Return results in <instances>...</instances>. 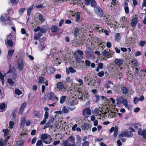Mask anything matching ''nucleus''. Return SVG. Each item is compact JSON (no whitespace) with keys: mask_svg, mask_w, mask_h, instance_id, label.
<instances>
[{"mask_svg":"<svg viewBox=\"0 0 146 146\" xmlns=\"http://www.w3.org/2000/svg\"><path fill=\"white\" fill-rule=\"evenodd\" d=\"M38 18L39 20L42 22H43L44 21V19L43 18V16L41 14H40L38 15Z\"/></svg>","mask_w":146,"mask_h":146,"instance_id":"09e8293b","label":"nucleus"},{"mask_svg":"<svg viewBox=\"0 0 146 146\" xmlns=\"http://www.w3.org/2000/svg\"><path fill=\"white\" fill-rule=\"evenodd\" d=\"M91 126L89 124L84 123H83L81 126V128L83 130H88L90 128H91Z\"/></svg>","mask_w":146,"mask_h":146,"instance_id":"1a4fd4ad","label":"nucleus"},{"mask_svg":"<svg viewBox=\"0 0 146 146\" xmlns=\"http://www.w3.org/2000/svg\"><path fill=\"white\" fill-rule=\"evenodd\" d=\"M62 111L64 113H66L68 111V110L66 108V107L64 106L63 107Z\"/></svg>","mask_w":146,"mask_h":146,"instance_id":"603ef678","label":"nucleus"},{"mask_svg":"<svg viewBox=\"0 0 146 146\" xmlns=\"http://www.w3.org/2000/svg\"><path fill=\"white\" fill-rule=\"evenodd\" d=\"M68 142H70L75 145V137H74L71 136L69 137L66 140Z\"/></svg>","mask_w":146,"mask_h":146,"instance_id":"a211bd4d","label":"nucleus"},{"mask_svg":"<svg viewBox=\"0 0 146 146\" xmlns=\"http://www.w3.org/2000/svg\"><path fill=\"white\" fill-rule=\"evenodd\" d=\"M82 146H89V143L88 141H85L82 143Z\"/></svg>","mask_w":146,"mask_h":146,"instance_id":"680f3d73","label":"nucleus"},{"mask_svg":"<svg viewBox=\"0 0 146 146\" xmlns=\"http://www.w3.org/2000/svg\"><path fill=\"white\" fill-rule=\"evenodd\" d=\"M50 29L51 32L53 33H56L60 29L59 28H58L57 27L54 25L51 27Z\"/></svg>","mask_w":146,"mask_h":146,"instance_id":"2eb2a0df","label":"nucleus"},{"mask_svg":"<svg viewBox=\"0 0 146 146\" xmlns=\"http://www.w3.org/2000/svg\"><path fill=\"white\" fill-rule=\"evenodd\" d=\"M26 9L25 8H21L19 10V13L20 14H22L23 13L24 11Z\"/></svg>","mask_w":146,"mask_h":146,"instance_id":"4d7b16f0","label":"nucleus"},{"mask_svg":"<svg viewBox=\"0 0 146 146\" xmlns=\"http://www.w3.org/2000/svg\"><path fill=\"white\" fill-rule=\"evenodd\" d=\"M15 93L16 94L19 95L21 94L22 92L19 90L18 89H17L15 90Z\"/></svg>","mask_w":146,"mask_h":146,"instance_id":"13d9d810","label":"nucleus"},{"mask_svg":"<svg viewBox=\"0 0 146 146\" xmlns=\"http://www.w3.org/2000/svg\"><path fill=\"white\" fill-rule=\"evenodd\" d=\"M4 74V75H3V74H0V80L2 81V84L3 85L4 84V77L6 76V74Z\"/></svg>","mask_w":146,"mask_h":146,"instance_id":"b1692460","label":"nucleus"},{"mask_svg":"<svg viewBox=\"0 0 146 146\" xmlns=\"http://www.w3.org/2000/svg\"><path fill=\"white\" fill-rule=\"evenodd\" d=\"M121 22L122 23V25H123L124 23L127 22V19L125 17H123L120 20Z\"/></svg>","mask_w":146,"mask_h":146,"instance_id":"c756f323","label":"nucleus"},{"mask_svg":"<svg viewBox=\"0 0 146 146\" xmlns=\"http://www.w3.org/2000/svg\"><path fill=\"white\" fill-rule=\"evenodd\" d=\"M45 39V38L44 37L40 38L39 40L40 43H44V42Z\"/></svg>","mask_w":146,"mask_h":146,"instance_id":"e2e57ef3","label":"nucleus"},{"mask_svg":"<svg viewBox=\"0 0 146 146\" xmlns=\"http://www.w3.org/2000/svg\"><path fill=\"white\" fill-rule=\"evenodd\" d=\"M91 6L95 8L97 6V3L95 0H91L90 2Z\"/></svg>","mask_w":146,"mask_h":146,"instance_id":"473e14b6","label":"nucleus"},{"mask_svg":"<svg viewBox=\"0 0 146 146\" xmlns=\"http://www.w3.org/2000/svg\"><path fill=\"white\" fill-rule=\"evenodd\" d=\"M114 62L115 65L118 67H120L123 63L122 60L119 58H115Z\"/></svg>","mask_w":146,"mask_h":146,"instance_id":"6e6552de","label":"nucleus"},{"mask_svg":"<svg viewBox=\"0 0 146 146\" xmlns=\"http://www.w3.org/2000/svg\"><path fill=\"white\" fill-rule=\"evenodd\" d=\"M94 30L96 32L99 33H102L103 32V29L100 26L98 25L96 27L95 26L94 28Z\"/></svg>","mask_w":146,"mask_h":146,"instance_id":"f8f14e48","label":"nucleus"},{"mask_svg":"<svg viewBox=\"0 0 146 146\" xmlns=\"http://www.w3.org/2000/svg\"><path fill=\"white\" fill-rule=\"evenodd\" d=\"M122 93L125 94H127L129 92V90L127 88L125 87H122L121 88Z\"/></svg>","mask_w":146,"mask_h":146,"instance_id":"412c9836","label":"nucleus"},{"mask_svg":"<svg viewBox=\"0 0 146 146\" xmlns=\"http://www.w3.org/2000/svg\"><path fill=\"white\" fill-rule=\"evenodd\" d=\"M56 49L54 48H52L50 51V54H48L47 57L49 58L50 56L51 55L52 56H54V55H55L56 54Z\"/></svg>","mask_w":146,"mask_h":146,"instance_id":"f3484780","label":"nucleus"},{"mask_svg":"<svg viewBox=\"0 0 146 146\" xmlns=\"http://www.w3.org/2000/svg\"><path fill=\"white\" fill-rule=\"evenodd\" d=\"M17 65L18 69L20 70H22L24 67V63L22 58H18L17 61Z\"/></svg>","mask_w":146,"mask_h":146,"instance_id":"423d86ee","label":"nucleus"},{"mask_svg":"<svg viewBox=\"0 0 146 146\" xmlns=\"http://www.w3.org/2000/svg\"><path fill=\"white\" fill-rule=\"evenodd\" d=\"M133 134L132 132L130 131H127V137H131L133 136Z\"/></svg>","mask_w":146,"mask_h":146,"instance_id":"8fccbe9b","label":"nucleus"},{"mask_svg":"<svg viewBox=\"0 0 146 146\" xmlns=\"http://www.w3.org/2000/svg\"><path fill=\"white\" fill-rule=\"evenodd\" d=\"M33 8V5H32L28 9L27 11V14L29 16L30 14L31 11H32Z\"/></svg>","mask_w":146,"mask_h":146,"instance_id":"72a5a7b5","label":"nucleus"},{"mask_svg":"<svg viewBox=\"0 0 146 146\" xmlns=\"http://www.w3.org/2000/svg\"><path fill=\"white\" fill-rule=\"evenodd\" d=\"M83 52L81 50H77L74 53V56L76 61L78 63L81 62V59L83 58Z\"/></svg>","mask_w":146,"mask_h":146,"instance_id":"f257e3e1","label":"nucleus"},{"mask_svg":"<svg viewBox=\"0 0 146 146\" xmlns=\"http://www.w3.org/2000/svg\"><path fill=\"white\" fill-rule=\"evenodd\" d=\"M50 96V99L51 100H56L58 101V98L56 97L55 95L54 94L53 92H50L49 93Z\"/></svg>","mask_w":146,"mask_h":146,"instance_id":"4468645a","label":"nucleus"},{"mask_svg":"<svg viewBox=\"0 0 146 146\" xmlns=\"http://www.w3.org/2000/svg\"><path fill=\"white\" fill-rule=\"evenodd\" d=\"M12 38V34L11 33L7 36V38H6L5 39H6V40H13Z\"/></svg>","mask_w":146,"mask_h":146,"instance_id":"864d4df0","label":"nucleus"},{"mask_svg":"<svg viewBox=\"0 0 146 146\" xmlns=\"http://www.w3.org/2000/svg\"><path fill=\"white\" fill-rule=\"evenodd\" d=\"M9 138V137L8 136L5 138L4 141H3L2 139H1L0 140V146H6Z\"/></svg>","mask_w":146,"mask_h":146,"instance_id":"9b49d317","label":"nucleus"},{"mask_svg":"<svg viewBox=\"0 0 146 146\" xmlns=\"http://www.w3.org/2000/svg\"><path fill=\"white\" fill-rule=\"evenodd\" d=\"M66 71L67 73H70V72L71 73H74L76 72V70L72 67H70L69 68H66Z\"/></svg>","mask_w":146,"mask_h":146,"instance_id":"6ab92c4d","label":"nucleus"},{"mask_svg":"<svg viewBox=\"0 0 146 146\" xmlns=\"http://www.w3.org/2000/svg\"><path fill=\"white\" fill-rule=\"evenodd\" d=\"M91 114V111L89 108H86L82 111V115L85 118H87Z\"/></svg>","mask_w":146,"mask_h":146,"instance_id":"20e7f679","label":"nucleus"},{"mask_svg":"<svg viewBox=\"0 0 146 146\" xmlns=\"http://www.w3.org/2000/svg\"><path fill=\"white\" fill-rule=\"evenodd\" d=\"M66 80V82L69 83H71L72 81V80L69 77H67Z\"/></svg>","mask_w":146,"mask_h":146,"instance_id":"0e129e2a","label":"nucleus"},{"mask_svg":"<svg viewBox=\"0 0 146 146\" xmlns=\"http://www.w3.org/2000/svg\"><path fill=\"white\" fill-rule=\"evenodd\" d=\"M120 34L119 33H117L115 35V40L117 42H119L120 40Z\"/></svg>","mask_w":146,"mask_h":146,"instance_id":"e433bc0d","label":"nucleus"},{"mask_svg":"<svg viewBox=\"0 0 146 146\" xmlns=\"http://www.w3.org/2000/svg\"><path fill=\"white\" fill-rule=\"evenodd\" d=\"M102 54L103 56L106 57L110 55L109 52L106 50H104Z\"/></svg>","mask_w":146,"mask_h":146,"instance_id":"ea45409f","label":"nucleus"},{"mask_svg":"<svg viewBox=\"0 0 146 146\" xmlns=\"http://www.w3.org/2000/svg\"><path fill=\"white\" fill-rule=\"evenodd\" d=\"M76 80L80 84V85H82V84H83V81L82 80L77 79H76Z\"/></svg>","mask_w":146,"mask_h":146,"instance_id":"338daca9","label":"nucleus"},{"mask_svg":"<svg viewBox=\"0 0 146 146\" xmlns=\"http://www.w3.org/2000/svg\"><path fill=\"white\" fill-rule=\"evenodd\" d=\"M57 88L62 90L64 88V85L62 82H59L56 84Z\"/></svg>","mask_w":146,"mask_h":146,"instance_id":"4be33fe9","label":"nucleus"},{"mask_svg":"<svg viewBox=\"0 0 146 146\" xmlns=\"http://www.w3.org/2000/svg\"><path fill=\"white\" fill-rule=\"evenodd\" d=\"M84 78L85 81L86 82V83L89 85L90 83L88 82H90L91 81V78H90L88 77V76L85 77Z\"/></svg>","mask_w":146,"mask_h":146,"instance_id":"4c0bfd02","label":"nucleus"},{"mask_svg":"<svg viewBox=\"0 0 146 146\" xmlns=\"http://www.w3.org/2000/svg\"><path fill=\"white\" fill-rule=\"evenodd\" d=\"M138 62L135 59H134L131 62V64L134 66L135 67H137L138 65Z\"/></svg>","mask_w":146,"mask_h":146,"instance_id":"a878e982","label":"nucleus"},{"mask_svg":"<svg viewBox=\"0 0 146 146\" xmlns=\"http://www.w3.org/2000/svg\"><path fill=\"white\" fill-rule=\"evenodd\" d=\"M8 83L11 85V86H13L14 82L11 79H8L7 80Z\"/></svg>","mask_w":146,"mask_h":146,"instance_id":"49530a36","label":"nucleus"},{"mask_svg":"<svg viewBox=\"0 0 146 146\" xmlns=\"http://www.w3.org/2000/svg\"><path fill=\"white\" fill-rule=\"evenodd\" d=\"M14 124V123L13 121H10L9 123V126L10 129H12L13 128Z\"/></svg>","mask_w":146,"mask_h":146,"instance_id":"052dcab7","label":"nucleus"},{"mask_svg":"<svg viewBox=\"0 0 146 146\" xmlns=\"http://www.w3.org/2000/svg\"><path fill=\"white\" fill-rule=\"evenodd\" d=\"M146 43V42L145 41L141 40L139 42V44L141 47H143Z\"/></svg>","mask_w":146,"mask_h":146,"instance_id":"c03bdc74","label":"nucleus"},{"mask_svg":"<svg viewBox=\"0 0 146 146\" xmlns=\"http://www.w3.org/2000/svg\"><path fill=\"white\" fill-rule=\"evenodd\" d=\"M27 105L26 103L25 102L24 103H23L21 105L20 108L21 109H23L24 110V109L25 108L26 105Z\"/></svg>","mask_w":146,"mask_h":146,"instance_id":"5fc2aeb1","label":"nucleus"},{"mask_svg":"<svg viewBox=\"0 0 146 146\" xmlns=\"http://www.w3.org/2000/svg\"><path fill=\"white\" fill-rule=\"evenodd\" d=\"M138 133L139 135H142L144 139H146V131L145 129L142 131L141 129H139L138 131Z\"/></svg>","mask_w":146,"mask_h":146,"instance_id":"0eeeda50","label":"nucleus"},{"mask_svg":"<svg viewBox=\"0 0 146 146\" xmlns=\"http://www.w3.org/2000/svg\"><path fill=\"white\" fill-rule=\"evenodd\" d=\"M45 47V46H44V43H40L39 48L41 50H43Z\"/></svg>","mask_w":146,"mask_h":146,"instance_id":"bf43d9fd","label":"nucleus"},{"mask_svg":"<svg viewBox=\"0 0 146 146\" xmlns=\"http://www.w3.org/2000/svg\"><path fill=\"white\" fill-rule=\"evenodd\" d=\"M94 11L95 14L98 17L100 18L103 17L104 15V12L100 7L97 6L94 8Z\"/></svg>","mask_w":146,"mask_h":146,"instance_id":"f03ea898","label":"nucleus"},{"mask_svg":"<svg viewBox=\"0 0 146 146\" xmlns=\"http://www.w3.org/2000/svg\"><path fill=\"white\" fill-rule=\"evenodd\" d=\"M34 114L35 117L38 118H40L41 116L40 112L39 111H36L35 110L34 111Z\"/></svg>","mask_w":146,"mask_h":146,"instance_id":"bb28decb","label":"nucleus"},{"mask_svg":"<svg viewBox=\"0 0 146 146\" xmlns=\"http://www.w3.org/2000/svg\"><path fill=\"white\" fill-rule=\"evenodd\" d=\"M54 68L50 66L47 68L45 67L44 68L43 73H54L55 71Z\"/></svg>","mask_w":146,"mask_h":146,"instance_id":"39448f33","label":"nucleus"},{"mask_svg":"<svg viewBox=\"0 0 146 146\" xmlns=\"http://www.w3.org/2000/svg\"><path fill=\"white\" fill-rule=\"evenodd\" d=\"M5 21L7 22V23H4L3 24L6 26L7 25H11L12 23H11V20L9 17L7 18V20H6L5 17H4L3 15H2L0 17V22L2 23L4 22Z\"/></svg>","mask_w":146,"mask_h":146,"instance_id":"7ed1b4c3","label":"nucleus"},{"mask_svg":"<svg viewBox=\"0 0 146 146\" xmlns=\"http://www.w3.org/2000/svg\"><path fill=\"white\" fill-rule=\"evenodd\" d=\"M103 67V64L101 62L99 63L98 64V66L96 68V71L98 72L99 71V69H102Z\"/></svg>","mask_w":146,"mask_h":146,"instance_id":"7c9ffc66","label":"nucleus"},{"mask_svg":"<svg viewBox=\"0 0 146 146\" xmlns=\"http://www.w3.org/2000/svg\"><path fill=\"white\" fill-rule=\"evenodd\" d=\"M14 49L9 50L7 56V58L8 59H10L12 57L14 53Z\"/></svg>","mask_w":146,"mask_h":146,"instance_id":"aec40b11","label":"nucleus"},{"mask_svg":"<svg viewBox=\"0 0 146 146\" xmlns=\"http://www.w3.org/2000/svg\"><path fill=\"white\" fill-rule=\"evenodd\" d=\"M122 103H123V104L124 105V106H127V100L123 98L122 99Z\"/></svg>","mask_w":146,"mask_h":146,"instance_id":"3c124183","label":"nucleus"},{"mask_svg":"<svg viewBox=\"0 0 146 146\" xmlns=\"http://www.w3.org/2000/svg\"><path fill=\"white\" fill-rule=\"evenodd\" d=\"M138 22L137 17H134L131 20V25L132 27H134L136 25Z\"/></svg>","mask_w":146,"mask_h":146,"instance_id":"9d476101","label":"nucleus"},{"mask_svg":"<svg viewBox=\"0 0 146 146\" xmlns=\"http://www.w3.org/2000/svg\"><path fill=\"white\" fill-rule=\"evenodd\" d=\"M104 19L105 21V23L108 25H111V21L106 16H104Z\"/></svg>","mask_w":146,"mask_h":146,"instance_id":"5701e85b","label":"nucleus"},{"mask_svg":"<svg viewBox=\"0 0 146 146\" xmlns=\"http://www.w3.org/2000/svg\"><path fill=\"white\" fill-rule=\"evenodd\" d=\"M127 130H125L124 131H122L121 133L119 135V137H127Z\"/></svg>","mask_w":146,"mask_h":146,"instance_id":"2f4dec72","label":"nucleus"},{"mask_svg":"<svg viewBox=\"0 0 146 146\" xmlns=\"http://www.w3.org/2000/svg\"><path fill=\"white\" fill-rule=\"evenodd\" d=\"M11 4L14 5H17L19 2V0H10Z\"/></svg>","mask_w":146,"mask_h":146,"instance_id":"37998d69","label":"nucleus"},{"mask_svg":"<svg viewBox=\"0 0 146 146\" xmlns=\"http://www.w3.org/2000/svg\"><path fill=\"white\" fill-rule=\"evenodd\" d=\"M66 96H62L60 98V104H63L65 101L66 98Z\"/></svg>","mask_w":146,"mask_h":146,"instance_id":"a19ab883","label":"nucleus"},{"mask_svg":"<svg viewBox=\"0 0 146 146\" xmlns=\"http://www.w3.org/2000/svg\"><path fill=\"white\" fill-rule=\"evenodd\" d=\"M26 121V118L25 117H23L21 121V123L20 125V127L22 128H23L25 125Z\"/></svg>","mask_w":146,"mask_h":146,"instance_id":"cd10ccee","label":"nucleus"},{"mask_svg":"<svg viewBox=\"0 0 146 146\" xmlns=\"http://www.w3.org/2000/svg\"><path fill=\"white\" fill-rule=\"evenodd\" d=\"M24 143V141L23 140H21L19 141L17 146H23Z\"/></svg>","mask_w":146,"mask_h":146,"instance_id":"6e6d98bb","label":"nucleus"},{"mask_svg":"<svg viewBox=\"0 0 146 146\" xmlns=\"http://www.w3.org/2000/svg\"><path fill=\"white\" fill-rule=\"evenodd\" d=\"M48 136L50 137V135L47 134H42L41 135L40 139L42 140H45L47 139Z\"/></svg>","mask_w":146,"mask_h":146,"instance_id":"f704fd0d","label":"nucleus"},{"mask_svg":"<svg viewBox=\"0 0 146 146\" xmlns=\"http://www.w3.org/2000/svg\"><path fill=\"white\" fill-rule=\"evenodd\" d=\"M5 43L6 46L8 45L9 47H12L13 46V41L10 40H5Z\"/></svg>","mask_w":146,"mask_h":146,"instance_id":"dca6fc26","label":"nucleus"},{"mask_svg":"<svg viewBox=\"0 0 146 146\" xmlns=\"http://www.w3.org/2000/svg\"><path fill=\"white\" fill-rule=\"evenodd\" d=\"M79 29L78 27H76L74 31V35L75 38H76L78 35H79Z\"/></svg>","mask_w":146,"mask_h":146,"instance_id":"393cba45","label":"nucleus"},{"mask_svg":"<svg viewBox=\"0 0 146 146\" xmlns=\"http://www.w3.org/2000/svg\"><path fill=\"white\" fill-rule=\"evenodd\" d=\"M5 110V104L2 103L0 104V112H2Z\"/></svg>","mask_w":146,"mask_h":146,"instance_id":"c85d7f7f","label":"nucleus"},{"mask_svg":"<svg viewBox=\"0 0 146 146\" xmlns=\"http://www.w3.org/2000/svg\"><path fill=\"white\" fill-rule=\"evenodd\" d=\"M44 78L42 76H40L39 78L38 83L40 84L42 83L44 81Z\"/></svg>","mask_w":146,"mask_h":146,"instance_id":"de8ad7c7","label":"nucleus"},{"mask_svg":"<svg viewBox=\"0 0 146 146\" xmlns=\"http://www.w3.org/2000/svg\"><path fill=\"white\" fill-rule=\"evenodd\" d=\"M78 12H77V13H76V16H75V21L76 22H78L80 19V15L79 13H78Z\"/></svg>","mask_w":146,"mask_h":146,"instance_id":"58836bf2","label":"nucleus"},{"mask_svg":"<svg viewBox=\"0 0 146 146\" xmlns=\"http://www.w3.org/2000/svg\"><path fill=\"white\" fill-rule=\"evenodd\" d=\"M81 143V139L80 137L79 136H77V142L76 145L78 146L80 145Z\"/></svg>","mask_w":146,"mask_h":146,"instance_id":"c9c22d12","label":"nucleus"},{"mask_svg":"<svg viewBox=\"0 0 146 146\" xmlns=\"http://www.w3.org/2000/svg\"><path fill=\"white\" fill-rule=\"evenodd\" d=\"M118 134V127L117 126H115V129L114 131V133H113V136H114L116 137L117 136V135Z\"/></svg>","mask_w":146,"mask_h":146,"instance_id":"79ce46f5","label":"nucleus"},{"mask_svg":"<svg viewBox=\"0 0 146 146\" xmlns=\"http://www.w3.org/2000/svg\"><path fill=\"white\" fill-rule=\"evenodd\" d=\"M40 31L41 33H45L46 32V30L45 29L40 28Z\"/></svg>","mask_w":146,"mask_h":146,"instance_id":"774afa93","label":"nucleus"},{"mask_svg":"<svg viewBox=\"0 0 146 146\" xmlns=\"http://www.w3.org/2000/svg\"><path fill=\"white\" fill-rule=\"evenodd\" d=\"M68 141H63L62 143H61L60 145L61 146L63 145L64 146H75L74 144L72 143H70Z\"/></svg>","mask_w":146,"mask_h":146,"instance_id":"ddd939ff","label":"nucleus"},{"mask_svg":"<svg viewBox=\"0 0 146 146\" xmlns=\"http://www.w3.org/2000/svg\"><path fill=\"white\" fill-rule=\"evenodd\" d=\"M36 146H43L42 141L41 140L38 141L36 144Z\"/></svg>","mask_w":146,"mask_h":146,"instance_id":"a18cd8bd","label":"nucleus"},{"mask_svg":"<svg viewBox=\"0 0 146 146\" xmlns=\"http://www.w3.org/2000/svg\"><path fill=\"white\" fill-rule=\"evenodd\" d=\"M85 64L86 66H90L91 64V62L89 60H85Z\"/></svg>","mask_w":146,"mask_h":146,"instance_id":"69168bd1","label":"nucleus"}]
</instances>
